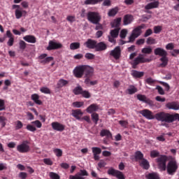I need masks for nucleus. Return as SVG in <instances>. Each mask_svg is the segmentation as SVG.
<instances>
[{
	"mask_svg": "<svg viewBox=\"0 0 179 179\" xmlns=\"http://www.w3.org/2000/svg\"><path fill=\"white\" fill-rule=\"evenodd\" d=\"M140 114L147 120H157L159 122L166 123H172L173 121H179V113L171 114L164 111H161L153 114L149 109H144L140 110Z\"/></svg>",
	"mask_w": 179,
	"mask_h": 179,
	"instance_id": "nucleus-1",
	"label": "nucleus"
},
{
	"mask_svg": "<svg viewBox=\"0 0 179 179\" xmlns=\"http://www.w3.org/2000/svg\"><path fill=\"white\" fill-rule=\"evenodd\" d=\"M87 20L93 24H98L101 20V15L99 13L90 11L87 15Z\"/></svg>",
	"mask_w": 179,
	"mask_h": 179,
	"instance_id": "nucleus-2",
	"label": "nucleus"
},
{
	"mask_svg": "<svg viewBox=\"0 0 179 179\" xmlns=\"http://www.w3.org/2000/svg\"><path fill=\"white\" fill-rule=\"evenodd\" d=\"M150 59L145 58L143 57V54H140L137 57L133 59V62H131V66H133V69H136V66L140 64L150 63Z\"/></svg>",
	"mask_w": 179,
	"mask_h": 179,
	"instance_id": "nucleus-3",
	"label": "nucleus"
},
{
	"mask_svg": "<svg viewBox=\"0 0 179 179\" xmlns=\"http://www.w3.org/2000/svg\"><path fill=\"white\" fill-rule=\"evenodd\" d=\"M12 8L13 10L15 9V15L17 20H20L22 17H26L27 15V10H24L20 5L14 4Z\"/></svg>",
	"mask_w": 179,
	"mask_h": 179,
	"instance_id": "nucleus-4",
	"label": "nucleus"
},
{
	"mask_svg": "<svg viewBox=\"0 0 179 179\" xmlns=\"http://www.w3.org/2000/svg\"><path fill=\"white\" fill-rule=\"evenodd\" d=\"M178 169L176 161H169L166 166V172L169 176H173Z\"/></svg>",
	"mask_w": 179,
	"mask_h": 179,
	"instance_id": "nucleus-5",
	"label": "nucleus"
},
{
	"mask_svg": "<svg viewBox=\"0 0 179 179\" xmlns=\"http://www.w3.org/2000/svg\"><path fill=\"white\" fill-rule=\"evenodd\" d=\"M145 24H143L133 29L131 31V35L129 36L130 42H134L136 38H138L142 34V29H144Z\"/></svg>",
	"mask_w": 179,
	"mask_h": 179,
	"instance_id": "nucleus-6",
	"label": "nucleus"
},
{
	"mask_svg": "<svg viewBox=\"0 0 179 179\" xmlns=\"http://www.w3.org/2000/svg\"><path fill=\"white\" fill-rule=\"evenodd\" d=\"M94 70L92 67L88 65H85L84 75H85V77L86 78V79L85 80V83L86 85H89L90 78H92V76H94Z\"/></svg>",
	"mask_w": 179,
	"mask_h": 179,
	"instance_id": "nucleus-7",
	"label": "nucleus"
},
{
	"mask_svg": "<svg viewBox=\"0 0 179 179\" xmlns=\"http://www.w3.org/2000/svg\"><path fill=\"white\" fill-rule=\"evenodd\" d=\"M166 155H160L157 158V164H158V169H161L162 171L166 170V162H167Z\"/></svg>",
	"mask_w": 179,
	"mask_h": 179,
	"instance_id": "nucleus-8",
	"label": "nucleus"
},
{
	"mask_svg": "<svg viewBox=\"0 0 179 179\" xmlns=\"http://www.w3.org/2000/svg\"><path fill=\"white\" fill-rule=\"evenodd\" d=\"M63 45L61 43L57 42L56 40H50L48 43V46L46 48L48 51L57 50L62 49Z\"/></svg>",
	"mask_w": 179,
	"mask_h": 179,
	"instance_id": "nucleus-9",
	"label": "nucleus"
},
{
	"mask_svg": "<svg viewBox=\"0 0 179 179\" xmlns=\"http://www.w3.org/2000/svg\"><path fill=\"white\" fill-rule=\"evenodd\" d=\"M108 174L109 176L116 177L117 179H125L124 173H122L120 171L114 169V168H110L108 171Z\"/></svg>",
	"mask_w": 179,
	"mask_h": 179,
	"instance_id": "nucleus-10",
	"label": "nucleus"
},
{
	"mask_svg": "<svg viewBox=\"0 0 179 179\" xmlns=\"http://www.w3.org/2000/svg\"><path fill=\"white\" fill-rule=\"evenodd\" d=\"M28 144L29 143L27 141H23L22 144H19V145H17V150L20 153H28L31 150Z\"/></svg>",
	"mask_w": 179,
	"mask_h": 179,
	"instance_id": "nucleus-11",
	"label": "nucleus"
},
{
	"mask_svg": "<svg viewBox=\"0 0 179 179\" xmlns=\"http://www.w3.org/2000/svg\"><path fill=\"white\" fill-rule=\"evenodd\" d=\"M84 71H85V65H79V66H77L73 69V73L76 78H82L84 75Z\"/></svg>",
	"mask_w": 179,
	"mask_h": 179,
	"instance_id": "nucleus-12",
	"label": "nucleus"
},
{
	"mask_svg": "<svg viewBox=\"0 0 179 179\" xmlns=\"http://www.w3.org/2000/svg\"><path fill=\"white\" fill-rule=\"evenodd\" d=\"M110 56L113 57L115 60H119L121 57V48L116 46L114 50H112Z\"/></svg>",
	"mask_w": 179,
	"mask_h": 179,
	"instance_id": "nucleus-13",
	"label": "nucleus"
},
{
	"mask_svg": "<svg viewBox=\"0 0 179 179\" xmlns=\"http://www.w3.org/2000/svg\"><path fill=\"white\" fill-rule=\"evenodd\" d=\"M137 99L141 102H144L150 106L154 105V101L149 98H147V96L145 94H137Z\"/></svg>",
	"mask_w": 179,
	"mask_h": 179,
	"instance_id": "nucleus-14",
	"label": "nucleus"
},
{
	"mask_svg": "<svg viewBox=\"0 0 179 179\" xmlns=\"http://www.w3.org/2000/svg\"><path fill=\"white\" fill-rule=\"evenodd\" d=\"M165 107L168 110H179V102L178 101H171L165 104Z\"/></svg>",
	"mask_w": 179,
	"mask_h": 179,
	"instance_id": "nucleus-15",
	"label": "nucleus"
},
{
	"mask_svg": "<svg viewBox=\"0 0 179 179\" xmlns=\"http://www.w3.org/2000/svg\"><path fill=\"white\" fill-rule=\"evenodd\" d=\"M52 127L55 131H63L65 129V125L63 124H61L59 122H52Z\"/></svg>",
	"mask_w": 179,
	"mask_h": 179,
	"instance_id": "nucleus-16",
	"label": "nucleus"
},
{
	"mask_svg": "<svg viewBox=\"0 0 179 179\" xmlns=\"http://www.w3.org/2000/svg\"><path fill=\"white\" fill-rule=\"evenodd\" d=\"M97 41L93 40L92 38L87 39V41L84 43V45L86 46L87 48L90 50L96 49Z\"/></svg>",
	"mask_w": 179,
	"mask_h": 179,
	"instance_id": "nucleus-17",
	"label": "nucleus"
},
{
	"mask_svg": "<svg viewBox=\"0 0 179 179\" xmlns=\"http://www.w3.org/2000/svg\"><path fill=\"white\" fill-rule=\"evenodd\" d=\"M154 55L155 56H159L161 57H167V51L162 48H157L154 50Z\"/></svg>",
	"mask_w": 179,
	"mask_h": 179,
	"instance_id": "nucleus-18",
	"label": "nucleus"
},
{
	"mask_svg": "<svg viewBox=\"0 0 179 179\" xmlns=\"http://www.w3.org/2000/svg\"><path fill=\"white\" fill-rule=\"evenodd\" d=\"M93 155H94V159L96 161L99 160L100 157L99 155L101 153V148H99V147H92V148Z\"/></svg>",
	"mask_w": 179,
	"mask_h": 179,
	"instance_id": "nucleus-19",
	"label": "nucleus"
},
{
	"mask_svg": "<svg viewBox=\"0 0 179 179\" xmlns=\"http://www.w3.org/2000/svg\"><path fill=\"white\" fill-rule=\"evenodd\" d=\"M83 113L80 109H73L71 115L78 120H81Z\"/></svg>",
	"mask_w": 179,
	"mask_h": 179,
	"instance_id": "nucleus-20",
	"label": "nucleus"
},
{
	"mask_svg": "<svg viewBox=\"0 0 179 179\" xmlns=\"http://www.w3.org/2000/svg\"><path fill=\"white\" fill-rule=\"evenodd\" d=\"M107 49V45L104 42H99L96 43L95 50L96 52L104 51Z\"/></svg>",
	"mask_w": 179,
	"mask_h": 179,
	"instance_id": "nucleus-21",
	"label": "nucleus"
},
{
	"mask_svg": "<svg viewBox=\"0 0 179 179\" xmlns=\"http://www.w3.org/2000/svg\"><path fill=\"white\" fill-rule=\"evenodd\" d=\"M134 20V16L132 15H125L123 17V24L125 26L130 24Z\"/></svg>",
	"mask_w": 179,
	"mask_h": 179,
	"instance_id": "nucleus-22",
	"label": "nucleus"
},
{
	"mask_svg": "<svg viewBox=\"0 0 179 179\" xmlns=\"http://www.w3.org/2000/svg\"><path fill=\"white\" fill-rule=\"evenodd\" d=\"M6 37H8L9 38V40L7 42V44L8 46L11 47L13 45L15 39H14V36L13 34L11 33V31L10 30H8L6 32Z\"/></svg>",
	"mask_w": 179,
	"mask_h": 179,
	"instance_id": "nucleus-23",
	"label": "nucleus"
},
{
	"mask_svg": "<svg viewBox=\"0 0 179 179\" xmlns=\"http://www.w3.org/2000/svg\"><path fill=\"white\" fill-rule=\"evenodd\" d=\"M23 39L29 43L34 44L36 43V38L33 35H27L23 37Z\"/></svg>",
	"mask_w": 179,
	"mask_h": 179,
	"instance_id": "nucleus-24",
	"label": "nucleus"
},
{
	"mask_svg": "<svg viewBox=\"0 0 179 179\" xmlns=\"http://www.w3.org/2000/svg\"><path fill=\"white\" fill-rule=\"evenodd\" d=\"M159 1H154V2H151L147 5H145V7H144V8L147 10H152L154 8H157L159 6Z\"/></svg>",
	"mask_w": 179,
	"mask_h": 179,
	"instance_id": "nucleus-25",
	"label": "nucleus"
},
{
	"mask_svg": "<svg viewBox=\"0 0 179 179\" xmlns=\"http://www.w3.org/2000/svg\"><path fill=\"white\" fill-rule=\"evenodd\" d=\"M159 1H154V2H151L147 5H145V7H144V8L147 10H152L154 8H157L159 6Z\"/></svg>",
	"mask_w": 179,
	"mask_h": 179,
	"instance_id": "nucleus-26",
	"label": "nucleus"
},
{
	"mask_svg": "<svg viewBox=\"0 0 179 179\" xmlns=\"http://www.w3.org/2000/svg\"><path fill=\"white\" fill-rule=\"evenodd\" d=\"M31 100L34 101V103L37 105H42L43 104V102L41 101V100H40V96L38 94H31Z\"/></svg>",
	"mask_w": 179,
	"mask_h": 179,
	"instance_id": "nucleus-27",
	"label": "nucleus"
},
{
	"mask_svg": "<svg viewBox=\"0 0 179 179\" xmlns=\"http://www.w3.org/2000/svg\"><path fill=\"white\" fill-rule=\"evenodd\" d=\"M122 18L117 17L113 22H111V26L113 28L120 29L121 24Z\"/></svg>",
	"mask_w": 179,
	"mask_h": 179,
	"instance_id": "nucleus-28",
	"label": "nucleus"
},
{
	"mask_svg": "<svg viewBox=\"0 0 179 179\" xmlns=\"http://www.w3.org/2000/svg\"><path fill=\"white\" fill-rule=\"evenodd\" d=\"M100 136L101 137L106 136L107 138H112V134L110 130L106 129H103L100 132Z\"/></svg>",
	"mask_w": 179,
	"mask_h": 179,
	"instance_id": "nucleus-29",
	"label": "nucleus"
},
{
	"mask_svg": "<svg viewBox=\"0 0 179 179\" xmlns=\"http://www.w3.org/2000/svg\"><path fill=\"white\" fill-rule=\"evenodd\" d=\"M140 166L143 167V169L145 170H148L150 166L148 159L144 158L142 161H140Z\"/></svg>",
	"mask_w": 179,
	"mask_h": 179,
	"instance_id": "nucleus-30",
	"label": "nucleus"
},
{
	"mask_svg": "<svg viewBox=\"0 0 179 179\" xmlns=\"http://www.w3.org/2000/svg\"><path fill=\"white\" fill-rule=\"evenodd\" d=\"M68 84H69L68 80L62 78L58 81V83L57 84V87L58 89H61L63 87H65L66 85H67Z\"/></svg>",
	"mask_w": 179,
	"mask_h": 179,
	"instance_id": "nucleus-31",
	"label": "nucleus"
},
{
	"mask_svg": "<svg viewBox=\"0 0 179 179\" xmlns=\"http://www.w3.org/2000/svg\"><path fill=\"white\" fill-rule=\"evenodd\" d=\"M98 106L96 103H92L87 108V112L89 113H92L93 112L98 110Z\"/></svg>",
	"mask_w": 179,
	"mask_h": 179,
	"instance_id": "nucleus-32",
	"label": "nucleus"
},
{
	"mask_svg": "<svg viewBox=\"0 0 179 179\" xmlns=\"http://www.w3.org/2000/svg\"><path fill=\"white\" fill-rule=\"evenodd\" d=\"M159 60H161V62H162L159 64V66L164 68L168 65L169 58L167 57V56H164L161 57Z\"/></svg>",
	"mask_w": 179,
	"mask_h": 179,
	"instance_id": "nucleus-33",
	"label": "nucleus"
},
{
	"mask_svg": "<svg viewBox=\"0 0 179 179\" xmlns=\"http://www.w3.org/2000/svg\"><path fill=\"white\" fill-rule=\"evenodd\" d=\"M144 155L143 154V152H141V151H136L135 154H134V159H136V161H138V160H143L145 158Z\"/></svg>",
	"mask_w": 179,
	"mask_h": 179,
	"instance_id": "nucleus-34",
	"label": "nucleus"
},
{
	"mask_svg": "<svg viewBox=\"0 0 179 179\" xmlns=\"http://www.w3.org/2000/svg\"><path fill=\"white\" fill-rule=\"evenodd\" d=\"M131 76L136 78H141L143 77L144 72L143 71H138L136 70H134L133 73H131Z\"/></svg>",
	"mask_w": 179,
	"mask_h": 179,
	"instance_id": "nucleus-35",
	"label": "nucleus"
},
{
	"mask_svg": "<svg viewBox=\"0 0 179 179\" xmlns=\"http://www.w3.org/2000/svg\"><path fill=\"white\" fill-rule=\"evenodd\" d=\"M127 92L129 94L132 95L138 92V89L134 85H131L127 88Z\"/></svg>",
	"mask_w": 179,
	"mask_h": 179,
	"instance_id": "nucleus-36",
	"label": "nucleus"
},
{
	"mask_svg": "<svg viewBox=\"0 0 179 179\" xmlns=\"http://www.w3.org/2000/svg\"><path fill=\"white\" fill-rule=\"evenodd\" d=\"M103 0H85V5H96L99 3L103 2Z\"/></svg>",
	"mask_w": 179,
	"mask_h": 179,
	"instance_id": "nucleus-37",
	"label": "nucleus"
},
{
	"mask_svg": "<svg viewBox=\"0 0 179 179\" xmlns=\"http://www.w3.org/2000/svg\"><path fill=\"white\" fill-rule=\"evenodd\" d=\"M152 52V48L150 46H148L141 49V53L144 55H150Z\"/></svg>",
	"mask_w": 179,
	"mask_h": 179,
	"instance_id": "nucleus-38",
	"label": "nucleus"
},
{
	"mask_svg": "<svg viewBox=\"0 0 179 179\" xmlns=\"http://www.w3.org/2000/svg\"><path fill=\"white\" fill-rule=\"evenodd\" d=\"M54 57H47L46 58L41 59L39 61V62L43 65L49 64L50 62L53 61Z\"/></svg>",
	"mask_w": 179,
	"mask_h": 179,
	"instance_id": "nucleus-39",
	"label": "nucleus"
},
{
	"mask_svg": "<svg viewBox=\"0 0 179 179\" xmlns=\"http://www.w3.org/2000/svg\"><path fill=\"white\" fill-rule=\"evenodd\" d=\"M120 28H115V29H113L110 31V35L113 38H117L119 36Z\"/></svg>",
	"mask_w": 179,
	"mask_h": 179,
	"instance_id": "nucleus-40",
	"label": "nucleus"
},
{
	"mask_svg": "<svg viewBox=\"0 0 179 179\" xmlns=\"http://www.w3.org/2000/svg\"><path fill=\"white\" fill-rule=\"evenodd\" d=\"M118 10H119L118 7H115L114 8L110 9L108 12V16L109 17L115 16L117 14Z\"/></svg>",
	"mask_w": 179,
	"mask_h": 179,
	"instance_id": "nucleus-41",
	"label": "nucleus"
},
{
	"mask_svg": "<svg viewBox=\"0 0 179 179\" xmlns=\"http://www.w3.org/2000/svg\"><path fill=\"white\" fill-rule=\"evenodd\" d=\"M80 48V43L79 42H74L71 43L70 49L71 50H76Z\"/></svg>",
	"mask_w": 179,
	"mask_h": 179,
	"instance_id": "nucleus-42",
	"label": "nucleus"
},
{
	"mask_svg": "<svg viewBox=\"0 0 179 179\" xmlns=\"http://www.w3.org/2000/svg\"><path fill=\"white\" fill-rule=\"evenodd\" d=\"M92 121L95 123V124H98L99 120V115L97 113H93L91 115Z\"/></svg>",
	"mask_w": 179,
	"mask_h": 179,
	"instance_id": "nucleus-43",
	"label": "nucleus"
},
{
	"mask_svg": "<svg viewBox=\"0 0 179 179\" xmlns=\"http://www.w3.org/2000/svg\"><path fill=\"white\" fill-rule=\"evenodd\" d=\"M145 178L147 179H159V176L157 173H148V175H145Z\"/></svg>",
	"mask_w": 179,
	"mask_h": 179,
	"instance_id": "nucleus-44",
	"label": "nucleus"
},
{
	"mask_svg": "<svg viewBox=\"0 0 179 179\" xmlns=\"http://www.w3.org/2000/svg\"><path fill=\"white\" fill-rule=\"evenodd\" d=\"M83 91V87L81 86H78L73 90V93L76 95H80L82 94Z\"/></svg>",
	"mask_w": 179,
	"mask_h": 179,
	"instance_id": "nucleus-45",
	"label": "nucleus"
},
{
	"mask_svg": "<svg viewBox=\"0 0 179 179\" xmlns=\"http://www.w3.org/2000/svg\"><path fill=\"white\" fill-rule=\"evenodd\" d=\"M53 152L57 157H62L63 152L62 150H60V148H55V150H53Z\"/></svg>",
	"mask_w": 179,
	"mask_h": 179,
	"instance_id": "nucleus-46",
	"label": "nucleus"
},
{
	"mask_svg": "<svg viewBox=\"0 0 179 179\" xmlns=\"http://www.w3.org/2000/svg\"><path fill=\"white\" fill-rule=\"evenodd\" d=\"M128 34L127 29H123L120 31V38L124 39Z\"/></svg>",
	"mask_w": 179,
	"mask_h": 179,
	"instance_id": "nucleus-47",
	"label": "nucleus"
},
{
	"mask_svg": "<svg viewBox=\"0 0 179 179\" xmlns=\"http://www.w3.org/2000/svg\"><path fill=\"white\" fill-rule=\"evenodd\" d=\"M85 57L87 60H93L95 58V55H94L93 53L87 52L85 54Z\"/></svg>",
	"mask_w": 179,
	"mask_h": 179,
	"instance_id": "nucleus-48",
	"label": "nucleus"
},
{
	"mask_svg": "<svg viewBox=\"0 0 179 179\" xmlns=\"http://www.w3.org/2000/svg\"><path fill=\"white\" fill-rule=\"evenodd\" d=\"M84 105L83 101H74L73 103V106L77 108H81Z\"/></svg>",
	"mask_w": 179,
	"mask_h": 179,
	"instance_id": "nucleus-49",
	"label": "nucleus"
},
{
	"mask_svg": "<svg viewBox=\"0 0 179 179\" xmlns=\"http://www.w3.org/2000/svg\"><path fill=\"white\" fill-rule=\"evenodd\" d=\"M157 43L156 40L152 37H148L147 38V45H155Z\"/></svg>",
	"mask_w": 179,
	"mask_h": 179,
	"instance_id": "nucleus-50",
	"label": "nucleus"
},
{
	"mask_svg": "<svg viewBox=\"0 0 179 179\" xmlns=\"http://www.w3.org/2000/svg\"><path fill=\"white\" fill-rule=\"evenodd\" d=\"M40 91L45 94H50L51 93L50 90L47 87H42Z\"/></svg>",
	"mask_w": 179,
	"mask_h": 179,
	"instance_id": "nucleus-51",
	"label": "nucleus"
},
{
	"mask_svg": "<svg viewBox=\"0 0 179 179\" xmlns=\"http://www.w3.org/2000/svg\"><path fill=\"white\" fill-rule=\"evenodd\" d=\"M81 94L85 99H90L91 97V94L87 90H83Z\"/></svg>",
	"mask_w": 179,
	"mask_h": 179,
	"instance_id": "nucleus-52",
	"label": "nucleus"
},
{
	"mask_svg": "<svg viewBox=\"0 0 179 179\" xmlns=\"http://www.w3.org/2000/svg\"><path fill=\"white\" fill-rule=\"evenodd\" d=\"M7 120L6 117L4 116H0V124H1V127L3 128L5 127L6 122V121Z\"/></svg>",
	"mask_w": 179,
	"mask_h": 179,
	"instance_id": "nucleus-53",
	"label": "nucleus"
},
{
	"mask_svg": "<svg viewBox=\"0 0 179 179\" xmlns=\"http://www.w3.org/2000/svg\"><path fill=\"white\" fill-rule=\"evenodd\" d=\"M19 45H20V49L22 50H24L25 48H27V43L22 40L20 41Z\"/></svg>",
	"mask_w": 179,
	"mask_h": 179,
	"instance_id": "nucleus-54",
	"label": "nucleus"
},
{
	"mask_svg": "<svg viewBox=\"0 0 179 179\" xmlns=\"http://www.w3.org/2000/svg\"><path fill=\"white\" fill-rule=\"evenodd\" d=\"M159 151H156V150H152L151 151V152L150 153V155L151 156V157L152 158H156V157H159Z\"/></svg>",
	"mask_w": 179,
	"mask_h": 179,
	"instance_id": "nucleus-55",
	"label": "nucleus"
},
{
	"mask_svg": "<svg viewBox=\"0 0 179 179\" xmlns=\"http://www.w3.org/2000/svg\"><path fill=\"white\" fill-rule=\"evenodd\" d=\"M162 31V26H155L154 27V34H158Z\"/></svg>",
	"mask_w": 179,
	"mask_h": 179,
	"instance_id": "nucleus-56",
	"label": "nucleus"
},
{
	"mask_svg": "<svg viewBox=\"0 0 179 179\" xmlns=\"http://www.w3.org/2000/svg\"><path fill=\"white\" fill-rule=\"evenodd\" d=\"M49 176L51 179H60V176L55 172H50Z\"/></svg>",
	"mask_w": 179,
	"mask_h": 179,
	"instance_id": "nucleus-57",
	"label": "nucleus"
},
{
	"mask_svg": "<svg viewBox=\"0 0 179 179\" xmlns=\"http://www.w3.org/2000/svg\"><path fill=\"white\" fill-rule=\"evenodd\" d=\"M27 129L29 131L35 132L36 131V127L32 124H29L27 126Z\"/></svg>",
	"mask_w": 179,
	"mask_h": 179,
	"instance_id": "nucleus-58",
	"label": "nucleus"
},
{
	"mask_svg": "<svg viewBox=\"0 0 179 179\" xmlns=\"http://www.w3.org/2000/svg\"><path fill=\"white\" fill-rule=\"evenodd\" d=\"M31 124L36 125V127L38 129L41 128V127H42V123L38 120H36L35 121H32Z\"/></svg>",
	"mask_w": 179,
	"mask_h": 179,
	"instance_id": "nucleus-59",
	"label": "nucleus"
},
{
	"mask_svg": "<svg viewBox=\"0 0 179 179\" xmlns=\"http://www.w3.org/2000/svg\"><path fill=\"white\" fill-rule=\"evenodd\" d=\"M171 55L173 57H177L179 55V50L173 49V51L171 52Z\"/></svg>",
	"mask_w": 179,
	"mask_h": 179,
	"instance_id": "nucleus-60",
	"label": "nucleus"
},
{
	"mask_svg": "<svg viewBox=\"0 0 179 179\" xmlns=\"http://www.w3.org/2000/svg\"><path fill=\"white\" fill-rule=\"evenodd\" d=\"M6 107H5V101L3 99H0V111L5 110Z\"/></svg>",
	"mask_w": 179,
	"mask_h": 179,
	"instance_id": "nucleus-61",
	"label": "nucleus"
},
{
	"mask_svg": "<svg viewBox=\"0 0 179 179\" xmlns=\"http://www.w3.org/2000/svg\"><path fill=\"white\" fill-rule=\"evenodd\" d=\"M78 175L82 177V176H88L89 173L88 172H87V171H85V169H80V173H78Z\"/></svg>",
	"mask_w": 179,
	"mask_h": 179,
	"instance_id": "nucleus-62",
	"label": "nucleus"
},
{
	"mask_svg": "<svg viewBox=\"0 0 179 179\" xmlns=\"http://www.w3.org/2000/svg\"><path fill=\"white\" fill-rule=\"evenodd\" d=\"M66 20L71 23H73L76 20V17L74 15H69L66 17Z\"/></svg>",
	"mask_w": 179,
	"mask_h": 179,
	"instance_id": "nucleus-63",
	"label": "nucleus"
},
{
	"mask_svg": "<svg viewBox=\"0 0 179 179\" xmlns=\"http://www.w3.org/2000/svg\"><path fill=\"white\" fill-rule=\"evenodd\" d=\"M70 179H85V178H83V176H80V175H71Z\"/></svg>",
	"mask_w": 179,
	"mask_h": 179,
	"instance_id": "nucleus-64",
	"label": "nucleus"
}]
</instances>
